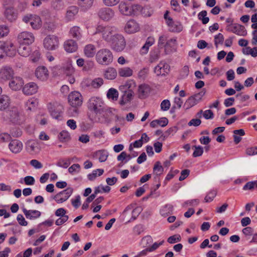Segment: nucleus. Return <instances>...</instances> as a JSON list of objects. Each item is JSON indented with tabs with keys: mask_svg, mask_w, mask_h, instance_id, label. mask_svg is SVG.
I'll return each instance as SVG.
<instances>
[{
	"mask_svg": "<svg viewBox=\"0 0 257 257\" xmlns=\"http://www.w3.org/2000/svg\"><path fill=\"white\" fill-rule=\"evenodd\" d=\"M95 60L100 65L107 66L113 61V55L112 51L108 48H102L99 50L95 55Z\"/></svg>",
	"mask_w": 257,
	"mask_h": 257,
	"instance_id": "f257e3e1",
	"label": "nucleus"
},
{
	"mask_svg": "<svg viewBox=\"0 0 257 257\" xmlns=\"http://www.w3.org/2000/svg\"><path fill=\"white\" fill-rule=\"evenodd\" d=\"M89 110L95 115L101 114L106 111L104 102L98 97H91L87 102Z\"/></svg>",
	"mask_w": 257,
	"mask_h": 257,
	"instance_id": "f03ea898",
	"label": "nucleus"
},
{
	"mask_svg": "<svg viewBox=\"0 0 257 257\" xmlns=\"http://www.w3.org/2000/svg\"><path fill=\"white\" fill-rule=\"evenodd\" d=\"M117 33L116 29L110 26L98 25L96 28L95 34H100L102 38L108 43Z\"/></svg>",
	"mask_w": 257,
	"mask_h": 257,
	"instance_id": "7ed1b4c3",
	"label": "nucleus"
},
{
	"mask_svg": "<svg viewBox=\"0 0 257 257\" xmlns=\"http://www.w3.org/2000/svg\"><path fill=\"white\" fill-rule=\"evenodd\" d=\"M111 49L116 52H121L125 47V41L120 34L116 33L108 42Z\"/></svg>",
	"mask_w": 257,
	"mask_h": 257,
	"instance_id": "20e7f679",
	"label": "nucleus"
},
{
	"mask_svg": "<svg viewBox=\"0 0 257 257\" xmlns=\"http://www.w3.org/2000/svg\"><path fill=\"white\" fill-rule=\"evenodd\" d=\"M48 107L51 115L54 118L58 120L61 119L64 109L62 105L56 102L53 104L50 103Z\"/></svg>",
	"mask_w": 257,
	"mask_h": 257,
	"instance_id": "39448f33",
	"label": "nucleus"
},
{
	"mask_svg": "<svg viewBox=\"0 0 257 257\" xmlns=\"http://www.w3.org/2000/svg\"><path fill=\"white\" fill-rule=\"evenodd\" d=\"M23 21L26 23H29L33 29H39L42 26V21L40 17L36 15H28L25 16Z\"/></svg>",
	"mask_w": 257,
	"mask_h": 257,
	"instance_id": "423d86ee",
	"label": "nucleus"
},
{
	"mask_svg": "<svg viewBox=\"0 0 257 257\" xmlns=\"http://www.w3.org/2000/svg\"><path fill=\"white\" fill-rule=\"evenodd\" d=\"M59 39L55 35H48L43 41L44 47L49 50H54L59 46Z\"/></svg>",
	"mask_w": 257,
	"mask_h": 257,
	"instance_id": "0eeeda50",
	"label": "nucleus"
},
{
	"mask_svg": "<svg viewBox=\"0 0 257 257\" xmlns=\"http://www.w3.org/2000/svg\"><path fill=\"white\" fill-rule=\"evenodd\" d=\"M15 53L16 51L13 43H6L0 41V59L4 57L5 54L9 56H12L15 55Z\"/></svg>",
	"mask_w": 257,
	"mask_h": 257,
	"instance_id": "6e6552de",
	"label": "nucleus"
},
{
	"mask_svg": "<svg viewBox=\"0 0 257 257\" xmlns=\"http://www.w3.org/2000/svg\"><path fill=\"white\" fill-rule=\"evenodd\" d=\"M68 99L69 104L73 107H79L82 104V96L78 91L71 92Z\"/></svg>",
	"mask_w": 257,
	"mask_h": 257,
	"instance_id": "1a4fd4ad",
	"label": "nucleus"
},
{
	"mask_svg": "<svg viewBox=\"0 0 257 257\" xmlns=\"http://www.w3.org/2000/svg\"><path fill=\"white\" fill-rule=\"evenodd\" d=\"M18 40L20 44L30 45L34 42L35 37L32 33L25 31L19 34Z\"/></svg>",
	"mask_w": 257,
	"mask_h": 257,
	"instance_id": "9d476101",
	"label": "nucleus"
},
{
	"mask_svg": "<svg viewBox=\"0 0 257 257\" xmlns=\"http://www.w3.org/2000/svg\"><path fill=\"white\" fill-rule=\"evenodd\" d=\"M73 189L68 187L65 190L56 194L53 199L58 203H62L66 201L73 193Z\"/></svg>",
	"mask_w": 257,
	"mask_h": 257,
	"instance_id": "9b49d317",
	"label": "nucleus"
},
{
	"mask_svg": "<svg viewBox=\"0 0 257 257\" xmlns=\"http://www.w3.org/2000/svg\"><path fill=\"white\" fill-rule=\"evenodd\" d=\"M170 71V66L166 62H161L154 69V72L157 76H165Z\"/></svg>",
	"mask_w": 257,
	"mask_h": 257,
	"instance_id": "f8f14e48",
	"label": "nucleus"
},
{
	"mask_svg": "<svg viewBox=\"0 0 257 257\" xmlns=\"http://www.w3.org/2000/svg\"><path fill=\"white\" fill-rule=\"evenodd\" d=\"M5 18L9 22L13 23L16 21L18 18V14L14 8L12 7L6 8L4 12Z\"/></svg>",
	"mask_w": 257,
	"mask_h": 257,
	"instance_id": "ddd939ff",
	"label": "nucleus"
},
{
	"mask_svg": "<svg viewBox=\"0 0 257 257\" xmlns=\"http://www.w3.org/2000/svg\"><path fill=\"white\" fill-rule=\"evenodd\" d=\"M14 74V71L10 66H3L0 70V78L3 80L7 81L11 79Z\"/></svg>",
	"mask_w": 257,
	"mask_h": 257,
	"instance_id": "4468645a",
	"label": "nucleus"
},
{
	"mask_svg": "<svg viewBox=\"0 0 257 257\" xmlns=\"http://www.w3.org/2000/svg\"><path fill=\"white\" fill-rule=\"evenodd\" d=\"M98 15L100 19L103 20L108 21L113 17L114 13L110 8H104L99 11Z\"/></svg>",
	"mask_w": 257,
	"mask_h": 257,
	"instance_id": "2eb2a0df",
	"label": "nucleus"
},
{
	"mask_svg": "<svg viewBox=\"0 0 257 257\" xmlns=\"http://www.w3.org/2000/svg\"><path fill=\"white\" fill-rule=\"evenodd\" d=\"M27 151L31 154H36L39 152L40 147L38 143L34 140H30L26 144Z\"/></svg>",
	"mask_w": 257,
	"mask_h": 257,
	"instance_id": "dca6fc26",
	"label": "nucleus"
},
{
	"mask_svg": "<svg viewBox=\"0 0 257 257\" xmlns=\"http://www.w3.org/2000/svg\"><path fill=\"white\" fill-rule=\"evenodd\" d=\"M23 147L22 143L16 139L12 140L9 145L10 151L15 154L20 153L22 150Z\"/></svg>",
	"mask_w": 257,
	"mask_h": 257,
	"instance_id": "f3484780",
	"label": "nucleus"
},
{
	"mask_svg": "<svg viewBox=\"0 0 257 257\" xmlns=\"http://www.w3.org/2000/svg\"><path fill=\"white\" fill-rule=\"evenodd\" d=\"M35 75L38 79L41 80H46L49 77V72L45 66H39L35 71Z\"/></svg>",
	"mask_w": 257,
	"mask_h": 257,
	"instance_id": "a211bd4d",
	"label": "nucleus"
},
{
	"mask_svg": "<svg viewBox=\"0 0 257 257\" xmlns=\"http://www.w3.org/2000/svg\"><path fill=\"white\" fill-rule=\"evenodd\" d=\"M11 79L9 82V86L13 90H20L24 83L22 78L20 77H13Z\"/></svg>",
	"mask_w": 257,
	"mask_h": 257,
	"instance_id": "6ab92c4d",
	"label": "nucleus"
},
{
	"mask_svg": "<svg viewBox=\"0 0 257 257\" xmlns=\"http://www.w3.org/2000/svg\"><path fill=\"white\" fill-rule=\"evenodd\" d=\"M38 90V86L34 82L26 84L23 88V92L25 95H30L36 93Z\"/></svg>",
	"mask_w": 257,
	"mask_h": 257,
	"instance_id": "aec40b11",
	"label": "nucleus"
},
{
	"mask_svg": "<svg viewBox=\"0 0 257 257\" xmlns=\"http://www.w3.org/2000/svg\"><path fill=\"white\" fill-rule=\"evenodd\" d=\"M125 31L129 34L134 33L137 32L139 30V27L137 23L134 20L128 21L125 27Z\"/></svg>",
	"mask_w": 257,
	"mask_h": 257,
	"instance_id": "412c9836",
	"label": "nucleus"
},
{
	"mask_svg": "<svg viewBox=\"0 0 257 257\" xmlns=\"http://www.w3.org/2000/svg\"><path fill=\"white\" fill-rule=\"evenodd\" d=\"M79 11L78 8L75 6H70L68 8L65 18L68 21H71L74 19L75 16L78 14Z\"/></svg>",
	"mask_w": 257,
	"mask_h": 257,
	"instance_id": "4be33fe9",
	"label": "nucleus"
},
{
	"mask_svg": "<svg viewBox=\"0 0 257 257\" xmlns=\"http://www.w3.org/2000/svg\"><path fill=\"white\" fill-rule=\"evenodd\" d=\"M136 87V83L132 80H129L126 81L124 84L119 87V90L122 93L126 92L129 91H133Z\"/></svg>",
	"mask_w": 257,
	"mask_h": 257,
	"instance_id": "5701e85b",
	"label": "nucleus"
},
{
	"mask_svg": "<svg viewBox=\"0 0 257 257\" xmlns=\"http://www.w3.org/2000/svg\"><path fill=\"white\" fill-rule=\"evenodd\" d=\"M150 91L151 88L149 85L146 84L140 85L138 88L139 97L141 99L146 98Z\"/></svg>",
	"mask_w": 257,
	"mask_h": 257,
	"instance_id": "b1692460",
	"label": "nucleus"
},
{
	"mask_svg": "<svg viewBox=\"0 0 257 257\" xmlns=\"http://www.w3.org/2000/svg\"><path fill=\"white\" fill-rule=\"evenodd\" d=\"M61 70L66 75H72L74 72V69L72 66L71 61L68 60L64 63Z\"/></svg>",
	"mask_w": 257,
	"mask_h": 257,
	"instance_id": "393cba45",
	"label": "nucleus"
},
{
	"mask_svg": "<svg viewBox=\"0 0 257 257\" xmlns=\"http://www.w3.org/2000/svg\"><path fill=\"white\" fill-rule=\"evenodd\" d=\"M64 47L66 51L69 53L75 52L77 49V45L75 41L73 40L66 41L64 44Z\"/></svg>",
	"mask_w": 257,
	"mask_h": 257,
	"instance_id": "a878e982",
	"label": "nucleus"
},
{
	"mask_svg": "<svg viewBox=\"0 0 257 257\" xmlns=\"http://www.w3.org/2000/svg\"><path fill=\"white\" fill-rule=\"evenodd\" d=\"M120 12L126 16H130L132 15V9L129 5L124 2H121L118 6Z\"/></svg>",
	"mask_w": 257,
	"mask_h": 257,
	"instance_id": "bb28decb",
	"label": "nucleus"
},
{
	"mask_svg": "<svg viewBox=\"0 0 257 257\" xmlns=\"http://www.w3.org/2000/svg\"><path fill=\"white\" fill-rule=\"evenodd\" d=\"M84 53L85 56L88 58L93 57L96 55V48L94 45L88 44L84 48Z\"/></svg>",
	"mask_w": 257,
	"mask_h": 257,
	"instance_id": "cd10ccee",
	"label": "nucleus"
},
{
	"mask_svg": "<svg viewBox=\"0 0 257 257\" xmlns=\"http://www.w3.org/2000/svg\"><path fill=\"white\" fill-rule=\"evenodd\" d=\"M134 94V93L133 91H129L126 92H124L119 101L120 104L123 105L130 102L133 99Z\"/></svg>",
	"mask_w": 257,
	"mask_h": 257,
	"instance_id": "c85d7f7f",
	"label": "nucleus"
},
{
	"mask_svg": "<svg viewBox=\"0 0 257 257\" xmlns=\"http://www.w3.org/2000/svg\"><path fill=\"white\" fill-rule=\"evenodd\" d=\"M18 52L21 56L27 57L29 56L30 54V47L29 45L20 44V46L18 49Z\"/></svg>",
	"mask_w": 257,
	"mask_h": 257,
	"instance_id": "c756f323",
	"label": "nucleus"
},
{
	"mask_svg": "<svg viewBox=\"0 0 257 257\" xmlns=\"http://www.w3.org/2000/svg\"><path fill=\"white\" fill-rule=\"evenodd\" d=\"M116 76L117 71L116 69L113 67L107 68L104 73V78L109 80H113L115 79Z\"/></svg>",
	"mask_w": 257,
	"mask_h": 257,
	"instance_id": "7c9ffc66",
	"label": "nucleus"
},
{
	"mask_svg": "<svg viewBox=\"0 0 257 257\" xmlns=\"http://www.w3.org/2000/svg\"><path fill=\"white\" fill-rule=\"evenodd\" d=\"M10 100L9 97L6 95H3L0 97V110L2 111L7 109L10 105Z\"/></svg>",
	"mask_w": 257,
	"mask_h": 257,
	"instance_id": "2f4dec72",
	"label": "nucleus"
},
{
	"mask_svg": "<svg viewBox=\"0 0 257 257\" xmlns=\"http://www.w3.org/2000/svg\"><path fill=\"white\" fill-rule=\"evenodd\" d=\"M9 115H10V120L14 123H20V115L17 110L14 109L12 110H10L8 112Z\"/></svg>",
	"mask_w": 257,
	"mask_h": 257,
	"instance_id": "473e14b6",
	"label": "nucleus"
},
{
	"mask_svg": "<svg viewBox=\"0 0 257 257\" xmlns=\"http://www.w3.org/2000/svg\"><path fill=\"white\" fill-rule=\"evenodd\" d=\"M118 73L121 77H128L133 75V71L130 67H123L118 69Z\"/></svg>",
	"mask_w": 257,
	"mask_h": 257,
	"instance_id": "72a5a7b5",
	"label": "nucleus"
},
{
	"mask_svg": "<svg viewBox=\"0 0 257 257\" xmlns=\"http://www.w3.org/2000/svg\"><path fill=\"white\" fill-rule=\"evenodd\" d=\"M173 211V206L171 204H166L161 209L160 213L162 216L166 217L172 214Z\"/></svg>",
	"mask_w": 257,
	"mask_h": 257,
	"instance_id": "f704fd0d",
	"label": "nucleus"
},
{
	"mask_svg": "<svg viewBox=\"0 0 257 257\" xmlns=\"http://www.w3.org/2000/svg\"><path fill=\"white\" fill-rule=\"evenodd\" d=\"M70 34L71 36L74 38L76 39L77 40L80 39L82 35L80 32V28L78 26H73L70 30Z\"/></svg>",
	"mask_w": 257,
	"mask_h": 257,
	"instance_id": "c9c22d12",
	"label": "nucleus"
},
{
	"mask_svg": "<svg viewBox=\"0 0 257 257\" xmlns=\"http://www.w3.org/2000/svg\"><path fill=\"white\" fill-rule=\"evenodd\" d=\"M234 31V33L240 36H245L247 35V31L245 27L238 24L235 27Z\"/></svg>",
	"mask_w": 257,
	"mask_h": 257,
	"instance_id": "e433bc0d",
	"label": "nucleus"
},
{
	"mask_svg": "<svg viewBox=\"0 0 257 257\" xmlns=\"http://www.w3.org/2000/svg\"><path fill=\"white\" fill-rule=\"evenodd\" d=\"M38 104V100L37 99L32 98L27 100L26 103V105L27 107V109L32 110L37 107Z\"/></svg>",
	"mask_w": 257,
	"mask_h": 257,
	"instance_id": "4c0bfd02",
	"label": "nucleus"
},
{
	"mask_svg": "<svg viewBox=\"0 0 257 257\" xmlns=\"http://www.w3.org/2000/svg\"><path fill=\"white\" fill-rule=\"evenodd\" d=\"M164 168L159 161L155 163L153 168V173L157 176H160L163 174Z\"/></svg>",
	"mask_w": 257,
	"mask_h": 257,
	"instance_id": "58836bf2",
	"label": "nucleus"
},
{
	"mask_svg": "<svg viewBox=\"0 0 257 257\" xmlns=\"http://www.w3.org/2000/svg\"><path fill=\"white\" fill-rule=\"evenodd\" d=\"M93 1L94 0H78L77 4L80 7L84 9H87L92 6Z\"/></svg>",
	"mask_w": 257,
	"mask_h": 257,
	"instance_id": "ea45409f",
	"label": "nucleus"
},
{
	"mask_svg": "<svg viewBox=\"0 0 257 257\" xmlns=\"http://www.w3.org/2000/svg\"><path fill=\"white\" fill-rule=\"evenodd\" d=\"M118 93L116 89L111 88H110L107 93V97L109 99H111L112 100H116L118 98Z\"/></svg>",
	"mask_w": 257,
	"mask_h": 257,
	"instance_id": "a19ab883",
	"label": "nucleus"
},
{
	"mask_svg": "<svg viewBox=\"0 0 257 257\" xmlns=\"http://www.w3.org/2000/svg\"><path fill=\"white\" fill-rule=\"evenodd\" d=\"M207 12L205 10L202 11L198 15V18L201 21L203 24L205 25L209 22V18L206 17Z\"/></svg>",
	"mask_w": 257,
	"mask_h": 257,
	"instance_id": "79ce46f5",
	"label": "nucleus"
},
{
	"mask_svg": "<svg viewBox=\"0 0 257 257\" xmlns=\"http://www.w3.org/2000/svg\"><path fill=\"white\" fill-rule=\"evenodd\" d=\"M103 172H104L103 170L101 169H98L94 170V171H93L92 173L89 174L87 175L88 179L90 181L94 180L97 177V173H98V176H100L103 174Z\"/></svg>",
	"mask_w": 257,
	"mask_h": 257,
	"instance_id": "37998d69",
	"label": "nucleus"
},
{
	"mask_svg": "<svg viewBox=\"0 0 257 257\" xmlns=\"http://www.w3.org/2000/svg\"><path fill=\"white\" fill-rule=\"evenodd\" d=\"M255 189H257V180L248 182L243 187L244 190H252Z\"/></svg>",
	"mask_w": 257,
	"mask_h": 257,
	"instance_id": "c03bdc74",
	"label": "nucleus"
},
{
	"mask_svg": "<svg viewBox=\"0 0 257 257\" xmlns=\"http://www.w3.org/2000/svg\"><path fill=\"white\" fill-rule=\"evenodd\" d=\"M197 102L195 100L194 98L191 96L189 97L184 103V106L186 109H189L197 104Z\"/></svg>",
	"mask_w": 257,
	"mask_h": 257,
	"instance_id": "a18cd8bd",
	"label": "nucleus"
},
{
	"mask_svg": "<svg viewBox=\"0 0 257 257\" xmlns=\"http://www.w3.org/2000/svg\"><path fill=\"white\" fill-rule=\"evenodd\" d=\"M103 83V80L101 78H96L91 81L90 85L94 88L100 87Z\"/></svg>",
	"mask_w": 257,
	"mask_h": 257,
	"instance_id": "49530a36",
	"label": "nucleus"
},
{
	"mask_svg": "<svg viewBox=\"0 0 257 257\" xmlns=\"http://www.w3.org/2000/svg\"><path fill=\"white\" fill-rule=\"evenodd\" d=\"M97 154L100 162H105L107 160L108 155V152L105 150H100L98 151Z\"/></svg>",
	"mask_w": 257,
	"mask_h": 257,
	"instance_id": "de8ad7c7",
	"label": "nucleus"
},
{
	"mask_svg": "<svg viewBox=\"0 0 257 257\" xmlns=\"http://www.w3.org/2000/svg\"><path fill=\"white\" fill-rule=\"evenodd\" d=\"M59 139L61 142H67L70 139V136L67 131H63L59 134Z\"/></svg>",
	"mask_w": 257,
	"mask_h": 257,
	"instance_id": "09e8293b",
	"label": "nucleus"
},
{
	"mask_svg": "<svg viewBox=\"0 0 257 257\" xmlns=\"http://www.w3.org/2000/svg\"><path fill=\"white\" fill-rule=\"evenodd\" d=\"M41 58L40 50L37 49L34 51L30 57V59L34 63L37 62Z\"/></svg>",
	"mask_w": 257,
	"mask_h": 257,
	"instance_id": "8fccbe9b",
	"label": "nucleus"
},
{
	"mask_svg": "<svg viewBox=\"0 0 257 257\" xmlns=\"http://www.w3.org/2000/svg\"><path fill=\"white\" fill-rule=\"evenodd\" d=\"M168 37L166 35L160 36L159 38L158 46L159 48H162L164 47L165 48V44Z\"/></svg>",
	"mask_w": 257,
	"mask_h": 257,
	"instance_id": "3c124183",
	"label": "nucleus"
},
{
	"mask_svg": "<svg viewBox=\"0 0 257 257\" xmlns=\"http://www.w3.org/2000/svg\"><path fill=\"white\" fill-rule=\"evenodd\" d=\"M70 159H60L57 163V165L60 167L67 168L70 164Z\"/></svg>",
	"mask_w": 257,
	"mask_h": 257,
	"instance_id": "603ef678",
	"label": "nucleus"
},
{
	"mask_svg": "<svg viewBox=\"0 0 257 257\" xmlns=\"http://www.w3.org/2000/svg\"><path fill=\"white\" fill-rule=\"evenodd\" d=\"M224 41V37L221 33H219L214 36V44L216 48L218 44H222Z\"/></svg>",
	"mask_w": 257,
	"mask_h": 257,
	"instance_id": "864d4df0",
	"label": "nucleus"
},
{
	"mask_svg": "<svg viewBox=\"0 0 257 257\" xmlns=\"http://www.w3.org/2000/svg\"><path fill=\"white\" fill-rule=\"evenodd\" d=\"M149 68H144L141 69L138 73V78L142 80H145L149 73Z\"/></svg>",
	"mask_w": 257,
	"mask_h": 257,
	"instance_id": "5fc2aeb1",
	"label": "nucleus"
},
{
	"mask_svg": "<svg viewBox=\"0 0 257 257\" xmlns=\"http://www.w3.org/2000/svg\"><path fill=\"white\" fill-rule=\"evenodd\" d=\"M10 32L9 28L6 25L0 26V38L8 35Z\"/></svg>",
	"mask_w": 257,
	"mask_h": 257,
	"instance_id": "6e6d98bb",
	"label": "nucleus"
},
{
	"mask_svg": "<svg viewBox=\"0 0 257 257\" xmlns=\"http://www.w3.org/2000/svg\"><path fill=\"white\" fill-rule=\"evenodd\" d=\"M195 150L193 153V156L194 157H197L201 156L203 153V149L201 146H194Z\"/></svg>",
	"mask_w": 257,
	"mask_h": 257,
	"instance_id": "4d7b16f0",
	"label": "nucleus"
},
{
	"mask_svg": "<svg viewBox=\"0 0 257 257\" xmlns=\"http://www.w3.org/2000/svg\"><path fill=\"white\" fill-rule=\"evenodd\" d=\"M216 195V192L214 190L211 191L208 194L205 196L204 200L206 202H209L212 201Z\"/></svg>",
	"mask_w": 257,
	"mask_h": 257,
	"instance_id": "13d9d810",
	"label": "nucleus"
},
{
	"mask_svg": "<svg viewBox=\"0 0 257 257\" xmlns=\"http://www.w3.org/2000/svg\"><path fill=\"white\" fill-rule=\"evenodd\" d=\"M98 188V187H95L93 193L90 195L86 198V202L90 203L95 199V198L96 196V195L99 193L100 190H99Z\"/></svg>",
	"mask_w": 257,
	"mask_h": 257,
	"instance_id": "bf43d9fd",
	"label": "nucleus"
},
{
	"mask_svg": "<svg viewBox=\"0 0 257 257\" xmlns=\"http://www.w3.org/2000/svg\"><path fill=\"white\" fill-rule=\"evenodd\" d=\"M181 238L180 235H174L170 236L167 240V241L170 243H174L179 242L181 240Z\"/></svg>",
	"mask_w": 257,
	"mask_h": 257,
	"instance_id": "052dcab7",
	"label": "nucleus"
},
{
	"mask_svg": "<svg viewBox=\"0 0 257 257\" xmlns=\"http://www.w3.org/2000/svg\"><path fill=\"white\" fill-rule=\"evenodd\" d=\"M171 104L169 100L165 99L161 103V109L163 111L168 110L170 107Z\"/></svg>",
	"mask_w": 257,
	"mask_h": 257,
	"instance_id": "680f3d73",
	"label": "nucleus"
},
{
	"mask_svg": "<svg viewBox=\"0 0 257 257\" xmlns=\"http://www.w3.org/2000/svg\"><path fill=\"white\" fill-rule=\"evenodd\" d=\"M120 0H102L103 4L107 7H112L119 3Z\"/></svg>",
	"mask_w": 257,
	"mask_h": 257,
	"instance_id": "e2e57ef3",
	"label": "nucleus"
},
{
	"mask_svg": "<svg viewBox=\"0 0 257 257\" xmlns=\"http://www.w3.org/2000/svg\"><path fill=\"white\" fill-rule=\"evenodd\" d=\"M176 39H175V38H171L169 40H167V42L165 44V52H166V54H168V53L167 52V49L169 47H173L175 44H176Z\"/></svg>",
	"mask_w": 257,
	"mask_h": 257,
	"instance_id": "0e129e2a",
	"label": "nucleus"
},
{
	"mask_svg": "<svg viewBox=\"0 0 257 257\" xmlns=\"http://www.w3.org/2000/svg\"><path fill=\"white\" fill-rule=\"evenodd\" d=\"M52 7L55 10H60L62 7V1L53 0L52 2Z\"/></svg>",
	"mask_w": 257,
	"mask_h": 257,
	"instance_id": "69168bd1",
	"label": "nucleus"
},
{
	"mask_svg": "<svg viewBox=\"0 0 257 257\" xmlns=\"http://www.w3.org/2000/svg\"><path fill=\"white\" fill-rule=\"evenodd\" d=\"M22 134L21 129L19 128H13L11 130V135L13 137L18 138L20 137Z\"/></svg>",
	"mask_w": 257,
	"mask_h": 257,
	"instance_id": "338daca9",
	"label": "nucleus"
},
{
	"mask_svg": "<svg viewBox=\"0 0 257 257\" xmlns=\"http://www.w3.org/2000/svg\"><path fill=\"white\" fill-rule=\"evenodd\" d=\"M24 181L27 185H33L35 183V179L31 176H27L24 178Z\"/></svg>",
	"mask_w": 257,
	"mask_h": 257,
	"instance_id": "774afa93",
	"label": "nucleus"
}]
</instances>
